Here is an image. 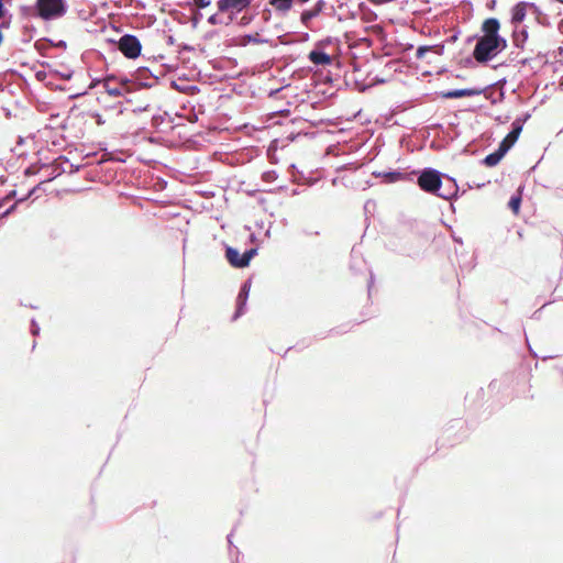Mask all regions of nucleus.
Here are the masks:
<instances>
[{"label": "nucleus", "mask_w": 563, "mask_h": 563, "mask_svg": "<svg viewBox=\"0 0 563 563\" xmlns=\"http://www.w3.org/2000/svg\"><path fill=\"white\" fill-rule=\"evenodd\" d=\"M147 122L156 132L164 134L185 125L186 122H199L200 126L210 130L220 129L219 125L206 117L205 108H199L198 112L196 108H180V111L176 110V108H170V110L157 108L155 113H148V108H132L129 112L124 113V109L120 108L115 112V128L125 129L126 131L145 130Z\"/></svg>", "instance_id": "obj_1"}, {"label": "nucleus", "mask_w": 563, "mask_h": 563, "mask_svg": "<svg viewBox=\"0 0 563 563\" xmlns=\"http://www.w3.org/2000/svg\"><path fill=\"white\" fill-rule=\"evenodd\" d=\"M411 174L416 175L417 186L426 194L444 200H453L459 197L460 187L456 179L448 174L433 167L412 170Z\"/></svg>", "instance_id": "obj_2"}, {"label": "nucleus", "mask_w": 563, "mask_h": 563, "mask_svg": "<svg viewBox=\"0 0 563 563\" xmlns=\"http://www.w3.org/2000/svg\"><path fill=\"white\" fill-rule=\"evenodd\" d=\"M289 117H290L289 108H279L278 110L268 113L265 122L267 123V126L277 125V124L284 125L287 123L299 124V123H303V122H310L312 125H316V126L319 124L332 125V126L339 128L340 131H345V130L351 129V126H349L347 124L353 121H357L360 124L369 122L368 117H366L363 113L362 108H360L356 112H354L352 115L346 117V118H344L343 115H339L333 119L328 118V119H319L318 121H314V120H310V119H302L299 117L289 119Z\"/></svg>", "instance_id": "obj_3"}, {"label": "nucleus", "mask_w": 563, "mask_h": 563, "mask_svg": "<svg viewBox=\"0 0 563 563\" xmlns=\"http://www.w3.org/2000/svg\"><path fill=\"white\" fill-rule=\"evenodd\" d=\"M68 3L66 0H36L33 5H21L20 13L23 19L31 16L43 21H53L66 14Z\"/></svg>", "instance_id": "obj_4"}, {"label": "nucleus", "mask_w": 563, "mask_h": 563, "mask_svg": "<svg viewBox=\"0 0 563 563\" xmlns=\"http://www.w3.org/2000/svg\"><path fill=\"white\" fill-rule=\"evenodd\" d=\"M508 46L506 37H484L477 38L473 49V58L479 64H487Z\"/></svg>", "instance_id": "obj_5"}, {"label": "nucleus", "mask_w": 563, "mask_h": 563, "mask_svg": "<svg viewBox=\"0 0 563 563\" xmlns=\"http://www.w3.org/2000/svg\"><path fill=\"white\" fill-rule=\"evenodd\" d=\"M118 44L120 52L129 59H135L141 55L142 44L133 34L122 35Z\"/></svg>", "instance_id": "obj_6"}, {"label": "nucleus", "mask_w": 563, "mask_h": 563, "mask_svg": "<svg viewBox=\"0 0 563 563\" xmlns=\"http://www.w3.org/2000/svg\"><path fill=\"white\" fill-rule=\"evenodd\" d=\"M65 163H69V159L64 155H59L52 162L42 163L41 167H45L44 169L47 170L48 173L46 177L43 180H41V184L52 181L62 174L66 173L67 169L65 167Z\"/></svg>", "instance_id": "obj_7"}, {"label": "nucleus", "mask_w": 563, "mask_h": 563, "mask_svg": "<svg viewBox=\"0 0 563 563\" xmlns=\"http://www.w3.org/2000/svg\"><path fill=\"white\" fill-rule=\"evenodd\" d=\"M442 98L444 99H459L463 97H472V96H482L483 100H481L476 106H485V103L489 100V95L483 89L476 88H461V89H451L441 92Z\"/></svg>", "instance_id": "obj_8"}, {"label": "nucleus", "mask_w": 563, "mask_h": 563, "mask_svg": "<svg viewBox=\"0 0 563 563\" xmlns=\"http://www.w3.org/2000/svg\"><path fill=\"white\" fill-rule=\"evenodd\" d=\"M325 43H330V38L318 41L314 48L308 54V59L316 66H329L333 63V57L324 52Z\"/></svg>", "instance_id": "obj_9"}, {"label": "nucleus", "mask_w": 563, "mask_h": 563, "mask_svg": "<svg viewBox=\"0 0 563 563\" xmlns=\"http://www.w3.org/2000/svg\"><path fill=\"white\" fill-rule=\"evenodd\" d=\"M251 278H249L241 285V288L236 297L235 311L231 318L232 321H236L240 317H242L245 313L247 299L251 291Z\"/></svg>", "instance_id": "obj_10"}, {"label": "nucleus", "mask_w": 563, "mask_h": 563, "mask_svg": "<svg viewBox=\"0 0 563 563\" xmlns=\"http://www.w3.org/2000/svg\"><path fill=\"white\" fill-rule=\"evenodd\" d=\"M531 117L530 113H526L521 117H518L514 120V122L511 123V130L509 131V133L506 135V137L500 142V143H505L506 145L509 146V151L511 150V147L516 144V142L518 141L521 132H522V129H523V125L526 123V121Z\"/></svg>", "instance_id": "obj_11"}, {"label": "nucleus", "mask_w": 563, "mask_h": 563, "mask_svg": "<svg viewBox=\"0 0 563 563\" xmlns=\"http://www.w3.org/2000/svg\"><path fill=\"white\" fill-rule=\"evenodd\" d=\"M529 2L519 1L510 9L511 26H520L529 13Z\"/></svg>", "instance_id": "obj_12"}, {"label": "nucleus", "mask_w": 563, "mask_h": 563, "mask_svg": "<svg viewBox=\"0 0 563 563\" xmlns=\"http://www.w3.org/2000/svg\"><path fill=\"white\" fill-rule=\"evenodd\" d=\"M500 21L497 18H487L482 22L481 32L484 37H504L500 32Z\"/></svg>", "instance_id": "obj_13"}, {"label": "nucleus", "mask_w": 563, "mask_h": 563, "mask_svg": "<svg viewBox=\"0 0 563 563\" xmlns=\"http://www.w3.org/2000/svg\"><path fill=\"white\" fill-rule=\"evenodd\" d=\"M254 0H218L217 7L219 12H227L235 9L236 12L246 10Z\"/></svg>", "instance_id": "obj_14"}, {"label": "nucleus", "mask_w": 563, "mask_h": 563, "mask_svg": "<svg viewBox=\"0 0 563 563\" xmlns=\"http://www.w3.org/2000/svg\"><path fill=\"white\" fill-rule=\"evenodd\" d=\"M508 152L509 146L505 143H499L498 147L494 152L486 155L481 163L487 167H495L500 163V161Z\"/></svg>", "instance_id": "obj_15"}, {"label": "nucleus", "mask_w": 563, "mask_h": 563, "mask_svg": "<svg viewBox=\"0 0 563 563\" xmlns=\"http://www.w3.org/2000/svg\"><path fill=\"white\" fill-rule=\"evenodd\" d=\"M372 175L376 178H382L385 184H395L408 178L407 174L399 169H389L384 172H373Z\"/></svg>", "instance_id": "obj_16"}, {"label": "nucleus", "mask_w": 563, "mask_h": 563, "mask_svg": "<svg viewBox=\"0 0 563 563\" xmlns=\"http://www.w3.org/2000/svg\"><path fill=\"white\" fill-rule=\"evenodd\" d=\"M325 1L318 0L311 9L303 10L300 15L301 23L309 27V23L312 19L317 18L324 9Z\"/></svg>", "instance_id": "obj_17"}, {"label": "nucleus", "mask_w": 563, "mask_h": 563, "mask_svg": "<svg viewBox=\"0 0 563 563\" xmlns=\"http://www.w3.org/2000/svg\"><path fill=\"white\" fill-rule=\"evenodd\" d=\"M529 38L528 27L526 25L512 26L511 40L516 48L523 49Z\"/></svg>", "instance_id": "obj_18"}, {"label": "nucleus", "mask_w": 563, "mask_h": 563, "mask_svg": "<svg viewBox=\"0 0 563 563\" xmlns=\"http://www.w3.org/2000/svg\"><path fill=\"white\" fill-rule=\"evenodd\" d=\"M225 258L234 268H245L243 253L241 254L236 247L225 246Z\"/></svg>", "instance_id": "obj_19"}, {"label": "nucleus", "mask_w": 563, "mask_h": 563, "mask_svg": "<svg viewBox=\"0 0 563 563\" xmlns=\"http://www.w3.org/2000/svg\"><path fill=\"white\" fill-rule=\"evenodd\" d=\"M269 44L271 46H276V43L273 40L264 38L258 33L254 34H245L241 37L239 45L245 46L247 44Z\"/></svg>", "instance_id": "obj_20"}, {"label": "nucleus", "mask_w": 563, "mask_h": 563, "mask_svg": "<svg viewBox=\"0 0 563 563\" xmlns=\"http://www.w3.org/2000/svg\"><path fill=\"white\" fill-rule=\"evenodd\" d=\"M69 117H66L64 119L59 118V113H51L48 118V122L45 123L44 128L54 130V129H62L66 130L68 126Z\"/></svg>", "instance_id": "obj_21"}, {"label": "nucleus", "mask_w": 563, "mask_h": 563, "mask_svg": "<svg viewBox=\"0 0 563 563\" xmlns=\"http://www.w3.org/2000/svg\"><path fill=\"white\" fill-rule=\"evenodd\" d=\"M115 108H104V112L100 113L98 111H89L88 114L96 119L98 125L104 124L107 121L111 122L114 125L115 115L112 117L111 112Z\"/></svg>", "instance_id": "obj_22"}, {"label": "nucleus", "mask_w": 563, "mask_h": 563, "mask_svg": "<svg viewBox=\"0 0 563 563\" xmlns=\"http://www.w3.org/2000/svg\"><path fill=\"white\" fill-rule=\"evenodd\" d=\"M153 77L155 80H157L158 78L156 76H154L151 70L146 67H141L136 70L135 73V76H134V80L137 81L140 84L141 87L143 88H147V87H151V84H148L146 80L148 78Z\"/></svg>", "instance_id": "obj_23"}, {"label": "nucleus", "mask_w": 563, "mask_h": 563, "mask_svg": "<svg viewBox=\"0 0 563 563\" xmlns=\"http://www.w3.org/2000/svg\"><path fill=\"white\" fill-rule=\"evenodd\" d=\"M529 13L532 14L536 21L541 25H548V15L534 2H529Z\"/></svg>", "instance_id": "obj_24"}, {"label": "nucleus", "mask_w": 563, "mask_h": 563, "mask_svg": "<svg viewBox=\"0 0 563 563\" xmlns=\"http://www.w3.org/2000/svg\"><path fill=\"white\" fill-rule=\"evenodd\" d=\"M397 108H389L388 112L386 114H379V118L376 119L377 123H380L382 125L393 126L395 124H398V121H394V115L397 113ZM405 110L406 108H401Z\"/></svg>", "instance_id": "obj_25"}, {"label": "nucleus", "mask_w": 563, "mask_h": 563, "mask_svg": "<svg viewBox=\"0 0 563 563\" xmlns=\"http://www.w3.org/2000/svg\"><path fill=\"white\" fill-rule=\"evenodd\" d=\"M295 0H269V4L282 14L287 13L294 5Z\"/></svg>", "instance_id": "obj_26"}, {"label": "nucleus", "mask_w": 563, "mask_h": 563, "mask_svg": "<svg viewBox=\"0 0 563 563\" xmlns=\"http://www.w3.org/2000/svg\"><path fill=\"white\" fill-rule=\"evenodd\" d=\"M429 51H434L435 54L441 55L444 52V45L443 44H437V45H421L417 48L416 57L422 58L424 57L426 53Z\"/></svg>", "instance_id": "obj_27"}, {"label": "nucleus", "mask_w": 563, "mask_h": 563, "mask_svg": "<svg viewBox=\"0 0 563 563\" xmlns=\"http://www.w3.org/2000/svg\"><path fill=\"white\" fill-rule=\"evenodd\" d=\"M53 44H54L53 40H51L48 37H42L41 40H37L35 42L34 46L40 54L45 55L46 51L49 49L51 47H53Z\"/></svg>", "instance_id": "obj_28"}, {"label": "nucleus", "mask_w": 563, "mask_h": 563, "mask_svg": "<svg viewBox=\"0 0 563 563\" xmlns=\"http://www.w3.org/2000/svg\"><path fill=\"white\" fill-rule=\"evenodd\" d=\"M115 77L113 75H108L104 79V88L107 90V92L111 96H121L122 95V89L120 87H111L110 86V82L112 80H114Z\"/></svg>", "instance_id": "obj_29"}, {"label": "nucleus", "mask_w": 563, "mask_h": 563, "mask_svg": "<svg viewBox=\"0 0 563 563\" xmlns=\"http://www.w3.org/2000/svg\"><path fill=\"white\" fill-rule=\"evenodd\" d=\"M522 198L520 194L512 195L508 201L509 209L517 214L520 210Z\"/></svg>", "instance_id": "obj_30"}, {"label": "nucleus", "mask_w": 563, "mask_h": 563, "mask_svg": "<svg viewBox=\"0 0 563 563\" xmlns=\"http://www.w3.org/2000/svg\"><path fill=\"white\" fill-rule=\"evenodd\" d=\"M43 162L38 161L37 163L31 164L29 167L25 168L24 175L25 176H33L40 173V170L44 169L45 167H41V164Z\"/></svg>", "instance_id": "obj_31"}, {"label": "nucleus", "mask_w": 563, "mask_h": 563, "mask_svg": "<svg viewBox=\"0 0 563 563\" xmlns=\"http://www.w3.org/2000/svg\"><path fill=\"white\" fill-rule=\"evenodd\" d=\"M258 253L257 247H251L244 251L243 257H244V265L247 267L254 256H256Z\"/></svg>", "instance_id": "obj_32"}, {"label": "nucleus", "mask_w": 563, "mask_h": 563, "mask_svg": "<svg viewBox=\"0 0 563 563\" xmlns=\"http://www.w3.org/2000/svg\"><path fill=\"white\" fill-rule=\"evenodd\" d=\"M36 32V29L32 24H24L23 26V34L26 36L25 41H31L33 38L34 33Z\"/></svg>", "instance_id": "obj_33"}, {"label": "nucleus", "mask_w": 563, "mask_h": 563, "mask_svg": "<svg viewBox=\"0 0 563 563\" xmlns=\"http://www.w3.org/2000/svg\"><path fill=\"white\" fill-rule=\"evenodd\" d=\"M41 181L34 186L33 188H31L27 194L21 198H18V202L22 203V202H25L27 199H30L40 188H41Z\"/></svg>", "instance_id": "obj_34"}, {"label": "nucleus", "mask_w": 563, "mask_h": 563, "mask_svg": "<svg viewBox=\"0 0 563 563\" xmlns=\"http://www.w3.org/2000/svg\"><path fill=\"white\" fill-rule=\"evenodd\" d=\"M278 177L277 173L275 170H266L263 173L262 178L266 183H273Z\"/></svg>", "instance_id": "obj_35"}, {"label": "nucleus", "mask_w": 563, "mask_h": 563, "mask_svg": "<svg viewBox=\"0 0 563 563\" xmlns=\"http://www.w3.org/2000/svg\"><path fill=\"white\" fill-rule=\"evenodd\" d=\"M254 18H255V14H244L243 16H241L238 24H239V26H242V27L247 26L249 24L252 23Z\"/></svg>", "instance_id": "obj_36"}, {"label": "nucleus", "mask_w": 563, "mask_h": 563, "mask_svg": "<svg viewBox=\"0 0 563 563\" xmlns=\"http://www.w3.org/2000/svg\"><path fill=\"white\" fill-rule=\"evenodd\" d=\"M278 139H275L271 142L268 148H267V155L273 159L277 148H278Z\"/></svg>", "instance_id": "obj_37"}, {"label": "nucleus", "mask_w": 563, "mask_h": 563, "mask_svg": "<svg viewBox=\"0 0 563 563\" xmlns=\"http://www.w3.org/2000/svg\"><path fill=\"white\" fill-rule=\"evenodd\" d=\"M207 22H208L210 25H219V24H223V23H224V20H223V19H221V18L219 16V14H218V13H214V14H211V15L208 18Z\"/></svg>", "instance_id": "obj_38"}, {"label": "nucleus", "mask_w": 563, "mask_h": 563, "mask_svg": "<svg viewBox=\"0 0 563 563\" xmlns=\"http://www.w3.org/2000/svg\"><path fill=\"white\" fill-rule=\"evenodd\" d=\"M306 179L307 176L301 170H297V175L295 173L291 174V180L296 184H303Z\"/></svg>", "instance_id": "obj_39"}, {"label": "nucleus", "mask_w": 563, "mask_h": 563, "mask_svg": "<svg viewBox=\"0 0 563 563\" xmlns=\"http://www.w3.org/2000/svg\"><path fill=\"white\" fill-rule=\"evenodd\" d=\"M119 82L121 85V89L123 90H128L129 89V86H131L133 84V79H130L129 77L126 76H122L119 78Z\"/></svg>", "instance_id": "obj_40"}, {"label": "nucleus", "mask_w": 563, "mask_h": 563, "mask_svg": "<svg viewBox=\"0 0 563 563\" xmlns=\"http://www.w3.org/2000/svg\"><path fill=\"white\" fill-rule=\"evenodd\" d=\"M20 202H18V200L11 205L10 207H8L3 212L0 213V219H3L5 217H8L9 214H11L15 209H16V206L19 205Z\"/></svg>", "instance_id": "obj_41"}, {"label": "nucleus", "mask_w": 563, "mask_h": 563, "mask_svg": "<svg viewBox=\"0 0 563 563\" xmlns=\"http://www.w3.org/2000/svg\"><path fill=\"white\" fill-rule=\"evenodd\" d=\"M225 13H228V19H227V21H224V23H223V24H224V25H230V24L235 20L236 14H238L239 12H236V11H235V9H232V10H230V11H227Z\"/></svg>", "instance_id": "obj_42"}, {"label": "nucleus", "mask_w": 563, "mask_h": 563, "mask_svg": "<svg viewBox=\"0 0 563 563\" xmlns=\"http://www.w3.org/2000/svg\"><path fill=\"white\" fill-rule=\"evenodd\" d=\"M67 164L69 165V169L66 173H68L69 175H74V174L78 173L84 167V165L71 164L70 162Z\"/></svg>", "instance_id": "obj_43"}, {"label": "nucleus", "mask_w": 563, "mask_h": 563, "mask_svg": "<svg viewBox=\"0 0 563 563\" xmlns=\"http://www.w3.org/2000/svg\"><path fill=\"white\" fill-rule=\"evenodd\" d=\"M40 325L38 323L36 322L35 319H32L31 320V328H30V331H31V334L32 335H38L40 334Z\"/></svg>", "instance_id": "obj_44"}, {"label": "nucleus", "mask_w": 563, "mask_h": 563, "mask_svg": "<svg viewBox=\"0 0 563 563\" xmlns=\"http://www.w3.org/2000/svg\"><path fill=\"white\" fill-rule=\"evenodd\" d=\"M272 18V11L269 8L265 7L263 10H262V19L265 23L269 22Z\"/></svg>", "instance_id": "obj_45"}, {"label": "nucleus", "mask_w": 563, "mask_h": 563, "mask_svg": "<svg viewBox=\"0 0 563 563\" xmlns=\"http://www.w3.org/2000/svg\"><path fill=\"white\" fill-rule=\"evenodd\" d=\"M199 9H205L211 4V0H194Z\"/></svg>", "instance_id": "obj_46"}, {"label": "nucleus", "mask_w": 563, "mask_h": 563, "mask_svg": "<svg viewBox=\"0 0 563 563\" xmlns=\"http://www.w3.org/2000/svg\"><path fill=\"white\" fill-rule=\"evenodd\" d=\"M201 18H202V14H201V12H200V11H198V12L192 16V19H191V23H192V26H194V27H197V25H198V23H199V21H200V19H201Z\"/></svg>", "instance_id": "obj_47"}, {"label": "nucleus", "mask_w": 563, "mask_h": 563, "mask_svg": "<svg viewBox=\"0 0 563 563\" xmlns=\"http://www.w3.org/2000/svg\"><path fill=\"white\" fill-rule=\"evenodd\" d=\"M494 118H495V120H496L499 124H504V123H506V122H508V121H509L510 115H508V114H507V115H496V117H494Z\"/></svg>", "instance_id": "obj_48"}, {"label": "nucleus", "mask_w": 563, "mask_h": 563, "mask_svg": "<svg viewBox=\"0 0 563 563\" xmlns=\"http://www.w3.org/2000/svg\"><path fill=\"white\" fill-rule=\"evenodd\" d=\"M15 197H16V190L12 189V190L8 191V194L3 197V200L9 201Z\"/></svg>", "instance_id": "obj_49"}, {"label": "nucleus", "mask_w": 563, "mask_h": 563, "mask_svg": "<svg viewBox=\"0 0 563 563\" xmlns=\"http://www.w3.org/2000/svg\"><path fill=\"white\" fill-rule=\"evenodd\" d=\"M317 181H318L317 178H313L311 176H307V179L303 180V184H306L308 186H313Z\"/></svg>", "instance_id": "obj_50"}, {"label": "nucleus", "mask_w": 563, "mask_h": 563, "mask_svg": "<svg viewBox=\"0 0 563 563\" xmlns=\"http://www.w3.org/2000/svg\"><path fill=\"white\" fill-rule=\"evenodd\" d=\"M4 115L7 119H11L12 117L16 118L18 114H13L12 111L9 108H2Z\"/></svg>", "instance_id": "obj_51"}, {"label": "nucleus", "mask_w": 563, "mask_h": 563, "mask_svg": "<svg viewBox=\"0 0 563 563\" xmlns=\"http://www.w3.org/2000/svg\"><path fill=\"white\" fill-rule=\"evenodd\" d=\"M53 46L58 47V48H64V49H65V48L67 47V44H66V42H65V41L59 40V41H58V42H56V43L54 42Z\"/></svg>", "instance_id": "obj_52"}, {"label": "nucleus", "mask_w": 563, "mask_h": 563, "mask_svg": "<svg viewBox=\"0 0 563 563\" xmlns=\"http://www.w3.org/2000/svg\"><path fill=\"white\" fill-rule=\"evenodd\" d=\"M300 134H301V131H299L298 133H295L294 131H291V132L289 133V135L287 136V140H288V141H290V142H292V141H295V140L297 139V136H298V135H300Z\"/></svg>", "instance_id": "obj_53"}, {"label": "nucleus", "mask_w": 563, "mask_h": 563, "mask_svg": "<svg viewBox=\"0 0 563 563\" xmlns=\"http://www.w3.org/2000/svg\"><path fill=\"white\" fill-rule=\"evenodd\" d=\"M497 1L496 0H488L486 3L487 9L494 10L496 8Z\"/></svg>", "instance_id": "obj_54"}, {"label": "nucleus", "mask_w": 563, "mask_h": 563, "mask_svg": "<svg viewBox=\"0 0 563 563\" xmlns=\"http://www.w3.org/2000/svg\"><path fill=\"white\" fill-rule=\"evenodd\" d=\"M481 37V35L478 34H474V35H470L467 38H466V44H471L473 41H476L477 42V38Z\"/></svg>", "instance_id": "obj_55"}, {"label": "nucleus", "mask_w": 563, "mask_h": 563, "mask_svg": "<svg viewBox=\"0 0 563 563\" xmlns=\"http://www.w3.org/2000/svg\"><path fill=\"white\" fill-rule=\"evenodd\" d=\"M0 4L2 5V10H1V13H0V19H2L8 13V10L4 7L3 0H0Z\"/></svg>", "instance_id": "obj_56"}, {"label": "nucleus", "mask_w": 563, "mask_h": 563, "mask_svg": "<svg viewBox=\"0 0 563 563\" xmlns=\"http://www.w3.org/2000/svg\"><path fill=\"white\" fill-rule=\"evenodd\" d=\"M225 62L233 65V66H236L238 65V62L235 58H232V57H227L225 58Z\"/></svg>", "instance_id": "obj_57"}, {"label": "nucleus", "mask_w": 563, "mask_h": 563, "mask_svg": "<svg viewBox=\"0 0 563 563\" xmlns=\"http://www.w3.org/2000/svg\"><path fill=\"white\" fill-rule=\"evenodd\" d=\"M374 284V274L371 272L369 279H368V291L371 290V287Z\"/></svg>", "instance_id": "obj_58"}, {"label": "nucleus", "mask_w": 563, "mask_h": 563, "mask_svg": "<svg viewBox=\"0 0 563 563\" xmlns=\"http://www.w3.org/2000/svg\"><path fill=\"white\" fill-rule=\"evenodd\" d=\"M297 170H299V169L297 168V166H296L295 164H291V165L289 166V173H290V175H291L292 173H295V174L297 175Z\"/></svg>", "instance_id": "obj_59"}, {"label": "nucleus", "mask_w": 563, "mask_h": 563, "mask_svg": "<svg viewBox=\"0 0 563 563\" xmlns=\"http://www.w3.org/2000/svg\"><path fill=\"white\" fill-rule=\"evenodd\" d=\"M459 34H460V32L454 33L453 35H451V36L449 37V40H448V41H449V42H455V41L457 40V37H459Z\"/></svg>", "instance_id": "obj_60"}, {"label": "nucleus", "mask_w": 563, "mask_h": 563, "mask_svg": "<svg viewBox=\"0 0 563 563\" xmlns=\"http://www.w3.org/2000/svg\"><path fill=\"white\" fill-rule=\"evenodd\" d=\"M283 59L285 60V63H286V64H288V63H290V62H294V60H295V57H294V56H291V55H289V56H285Z\"/></svg>", "instance_id": "obj_61"}, {"label": "nucleus", "mask_w": 563, "mask_h": 563, "mask_svg": "<svg viewBox=\"0 0 563 563\" xmlns=\"http://www.w3.org/2000/svg\"><path fill=\"white\" fill-rule=\"evenodd\" d=\"M278 41H279L282 44H285V45H286V44H290V43H291V42H289V41H286L284 35L278 36Z\"/></svg>", "instance_id": "obj_62"}, {"label": "nucleus", "mask_w": 563, "mask_h": 563, "mask_svg": "<svg viewBox=\"0 0 563 563\" xmlns=\"http://www.w3.org/2000/svg\"><path fill=\"white\" fill-rule=\"evenodd\" d=\"M24 143H25V139H24L23 136H21V135H20V136H18L16 144L21 146V145H23Z\"/></svg>", "instance_id": "obj_63"}, {"label": "nucleus", "mask_w": 563, "mask_h": 563, "mask_svg": "<svg viewBox=\"0 0 563 563\" xmlns=\"http://www.w3.org/2000/svg\"><path fill=\"white\" fill-rule=\"evenodd\" d=\"M181 49H183V51H188V52H190V51H192L194 48H192L190 45H188V44H183V45H181Z\"/></svg>", "instance_id": "obj_64"}]
</instances>
